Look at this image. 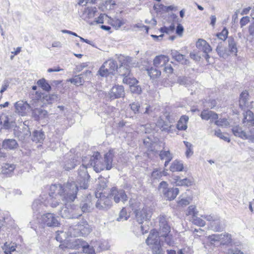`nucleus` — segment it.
Listing matches in <instances>:
<instances>
[{
    "label": "nucleus",
    "instance_id": "1",
    "mask_svg": "<svg viewBox=\"0 0 254 254\" xmlns=\"http://www.w3.org/2000/svg\"><path fill=\"white\" fill-rule=\"evenodd\" d=\"M64 187L61 185H52L49 190V197L47 198L48 204L52 207H55L59 205L57 197L63 195Z\"/></svg>",
    "mask_w": 254,
    "mask_h": 254
},
{
    "label": "nucleus",
    "instance_id": "2",
    "mask_svg": "<svg viewBox=\"0 0 254 254\" xmlns=\"http://www.w3.org/2000/svg\"><path fill=\"white\" fill-rule=\"evenodd\" d=\"M168 184L165 181H162L158 186V189L162 190L164 196L167 200L171 201L176 198L179 193V190L177 188H169Z\"/></svg>",
    "mask_w": 254,
    "mask_h": 254
},
{
    "label": "nucleus",
    "instance_id": "3",
    "mask_svg": "<svg viewBox=\"0 0 254 254\" xmlns=\"http://www.w3.org/2000/svg\"><path fill=\"white\" fill-rule=\"evenodd\" d=\"M78 187L74 181L68 182L64 187L63 196L67 199L73 201L76 198Z\"/></svg>",
    "mask_w": 254,
    "mask_h": 254
},
{
    "label": "nucleus",
    "instance_id": "4",
    "mask_svg": "<svg viewBox=\"0 0 254 254\" xmlns=\"http://www.w3.org/2000/svg\"><path fill=\"white\" fill-rule=\"evenodd\" d=\"M232 132L235 136L239 137L242 139H249L252 141H254V129H249L246 132L243 130L239 126H235L232 128Z\"/></svg>",
    "mask_w": 254,
    "mask_h": 254
},
{
    "label": "nucleus",
    "instance_id": "5",
    "mask_svg": "<svg viewBox=\"0 0 254 254\" xmlns=\"http://www.w3.org/2000/svg\"><path fill=\"white\" fill-rule=\"evenodd\" d=\"M110 194L116 203H119L120 201H126L127 199L125 191L123 190H119L117 187H113L111 189Z\"/></svg>",
    "mask_w": 254,
    "mask_h": 254
},
{
    "label": "nucleus",
    "instance_id": "6",
    "mask_svg": "<svg viewBox=\"0 0 254 254\" xmlns=\"http://www.w3.org/2000/svg\"><path fill=\"white\" fill-rule=\"evenodd\" d=\"M42 222L48 227H58L60 223L53 213H47L42 217Z\"/></svg>",
    "mask_w": 254,
    "mask_h": 254
},
{
    "label": "nucleus",
    "instance_id": "7",
    "mask_svg": "<svg viewBox=\"0 0 254 254\" xmlns=\"http://www.w3.org/2000/svg\"><path fill=\"white\" fill-rule=\"evenodd\" d=\"M91 164H93L94 170L99 173L105 170V165L99 152H96L93 155Z\"/></svg>",
    "mask_w": 254,
    "mask_h": 254
},
{
    "label": "nucleus",
    "instance_id": "8",
    "mask_svg": "<svg viewBox=\"0 0 254 254\" xmlns=\"http://www.w3.org/2000/svg\"><path fill=\"white\" fill-rule=\"evenodd\" d=\"M125 90L123 86L116 85L114 86L108 94V98L111 100L119 98L124 97Z\"/></svg>",
    "mask_w": 254,
    "mask_h": 254
},
{
    "label": "nucleus",
    "instance_id": "9",
    "mask_svg": "<svg viewBox=\"0 0 254 254\" xmlns=\"http://www.w3.org/2000/svg\"><path fill=\"white\" fill-rule=\"evenodd\" d=\"M158 231L155 229L151 230L149 235L146 240L147 245L159 246L160 245Z\"/></svg>",
    "mask_w": 254,
    "mask_h": 254
},
{
    "label": "nucleus",
    "instance_id": "10",
    "mask_svg": "<svg viewBox=\"0 0 254 254\" xmlns=\"http://www.w3.org/2000/svg\"><path fill=\"white\" fill-rule=\"evenodd\" d=\"M131 62V58L129 57L121 56L119 58L120 64L119 71L120 73L127 71V69L130 70Z\"/></svg>",
    "mask_w": 254,
    "mask_h": 254
},
{
    "label": "nucleus",
    "instance_id": "11",
    "mask_svg": "<svg viewBox=\"0 0 254 254\" xmlns=\"http://www.w3.org/2000/svg\"><path fill=\"white\" fill-rule=\"evenodd\" d=\"M197 47L205 54V58L206 60H208L210 58L208 53L211 52L212 49L210 45L204 40L199 39L196 43Z\"/></svg>",
    "mask_w": 254,
    "mask_h": 254
},
{
    "label": "nucleus",
    "instance_id": "12",
    "mask_svg": "<svg viewBox=\"0 0 254 254\" xmlns=\"http://www.w3.org/2000/svg\"><path fill=\"white\" fill-rule=\"evenodd\" d=\"M174 184L177 186L190 187L193 183L192 178L181 179L179 175H175L173 177Z\"/></svg>",
    "mask_w": 254,
    "mask_h": 254
},
{
    "label": "nucleus",
    "instance_id": "13",
    "mask_svg": "<svg viewBox=\"0 0 254 254\" xmlns=\"http://www.w3.org/2000/svg\"><path fill=\"white\" fill-rule=\"evenodd\" d=\"M169 57L164 55L156 56L153 60V64L156 67H164L169 63Z\"/></svg>",
    "mask_w": 254,
    "mask_h": 254
},
{
    "label": "nucleus",
    "instance_id": "14",
    "mask_svg": "<svg viewBox=\"0 0 254 254\" xmlns=\"http://www.w3.org/2000/svg\"><path fill=\"white\" fill-rule=\"evenodd\" d=\"M200 117L202 120L206 121L210 120L213 121H214V120L218 119V115L215 112L206 109L201 111Z\"/></svg>",
    "mask_w": 254,
    "mask_h": 254
},
{
    "label": "nucleus",
    "instance_id": "15",
    "mask_svg": "<svg viewBox=\"0 0 254 254\" xmlns=\"http://www.w3.org/2000/svg\"><path fill=\"white\" fill-rule=\"evenodd\" d=\"M130 73L131 70L128 69H127V71L120 73L121 75L124 77L123 80V83L128 85L129 86L132 84H138V80L136 78L132 77Z\"/></svg>",
    "mask_w": 254,
    "mask_h": 254
},
{
    "label": "nucleus",
    "instance_id": "16",
    "mask_svg": "<svg viewBox=\"0 0 254 254\" xmlns=\"http://www.w3.org/2000/svg\"><path fill=\"white\" fill-rule=\"evenodd\" d=\"M249 93L247 90L242 92L240 95L239 100V106L242 109L244 110L248 107Z\"/></svg>",
    "mask_w": 254,
    "mask_h": 254
},
{
    "label": "nucleus",
    "instance_id": "17",
    "mask_svg": "<svg viewBox=\"0 0 254 254\" xmlns=\"http://www.w3.org/2000/svg\"><path fill=\"white\" fill-rule=\"evenodd\" d=\"M114 155L112 150H110L104 155V163L105 165V169L110 170L113 167L112 164Z\"/></svg>",
    "mask_w": 254,
    "mask_h": 254
},
{
    "label": "nucleus",
    "instance_id": "18",
    "mask_svg": "<svg viewBox=\"0 0 254 254\" xmlns=\"http://www.w3.org/2000/svg\"><path fill=\"white\" fill-rule=\"evenodd\" d=\"M243 123L249 126L254 125V114L252 111L247 110L243 113Z\"/></svg>",
    "mask_w": 254,
    "mask_h": 254
},
{
    "label": "nucleus",
    "instance_id": "19",
    "mask_svg": "<svg viewBox=\"0 0 254 254\" xmlns=\"http://www.w3.org/2000/svg\"><path fill=\"white\" fill-rule=\"evenodd\" d=\"M189 117L186 115L182 116L176 125V128L179 130H186L188 128Z\"/></svg>",
    "mask_w": 254,
    "mask_h": 254
},
{
    "label": "nucleus",
    "instance_id": "20",
    "mask_svg": "<svg viewBox=\"0 0 254 254\" xmlns=\"http://www.w3.org/2000/svg\"><path fill=\"white\" fill-rule=\"evenodd\" d=\"M171 56L173 60L182 64H187L189 63L188 60L185 58V56L180 54L178 51H172Z\"/></svg>",
    "mask_w": 254,
    "mask_h": 254
},
{
    "label": "nucleus",
    "instance_id": "21",
    "mask_svg": "<svg viewBox=\"0 0 254 254\" xmlns=\"http://www.w3.org/2000/svg\"><path fill=\"white\" fill-rule=\"evenodd\" d=\"M29 106L26 102L23 101L17 102L15 104V108L16 112L21 116H24L26 113V109Z\"/></svg>",
    "mask_w": 254,
    "mask_h": 254
},
{
    "label": "nucleus",
    "instance_id": "22",
    "mask_svg": "<svg viewBox=\"0 0 254 254\" xmlns=\"http://www.w3.org/2000/svg\"><path fill=\"white\" fill-rule=\"evenodd\" d=\"M18 145L17 141L13 139H5L2 142V147L5 149H14Z\"/></svg>",
    "mask_w": 254,
    "mask_h": 254
},
{
    "label": "nucleus",
    "instance_id": "23",
    "mask_svg": "<svg viewBox=\"0 0 254 254\" xmlns=\"http://www.w3.org/2000/svg\"><path fill=\"white\" fill-rule=\"evenodd\" d=\"M158 67L155 66H151L146 69L147 73L150 76V78L155 79L159 78L161 75V71L159 70Z\"/></svg>",
    "mask_w": 254,
    "mask_h": 254
},
{
    "label": "nucleus",
    "instance_id": "24",
    "mask_svg": "<svg viewBox=\"0 0 254 254\" xmlns=\"http://www.w3.org/2000/svg\"><path fill=\"white\" fill-rule=\"evenodd\" d=\"M125 20L123 18H118L117 17H110L109 23L115 29H119L122 26L125 24Z\"/></svg>",
    "mask_w": 254,
    "mask_h": 254
},
{
    "label": "nucleus",
    "instance_id": "25",
    "mask_svg": "<svg viewBox=\"0 0 254 254\" xmlns=\"http://www.w3.org/2000/svg\"><path fill=\"white\" fill-rule=\"evenodd\" d=\"M184 166L183 164L180 161L175 160L173 161L170 167L171 171L174 172H181L184 170Z\"/></svg>",
    "mask_w": 254,
    "mask_h": 254
},
{
    "label": "nucleus",
    "instance_id": "26",
    "mask_svg": "<svg viewBox=\"0 0 254 254\" xmlns=\"http://www.w3.org/2000/svg\"><path fill=\"white\" fill-rule=\"evenodd\" d=\"M160 222L162 223L161 227V231L163 233L162 236L164 238H166L169 236L171 232V227L168 224V223L164 219L161 220Z\"/></svg>",
    "mask_w": 254,
    "mask_h": 254
},
{
    "label": "nucleus",
    "instance_id": "27",
    "mask_svg": "<svg viewBox=\"0 0 254 254\" xmlns=\"http://www.w3.org/2000/svg\"><path fill=\"white\" fill-rule=\"evenodd\" d=\"M15 168V165L11 164L5 163L1 167V172L3 175H11Z\"/></svg>",
    "mask_w": 254,
    "mask_h": 254
},
{
    "label": "nucleus",
    "instance_id": "28",
    "mask_svg": "<svg viewBox=\"0 0 254 254\" xmlns=\"http://www.w3.org/2000/svg\"><path fill=\"white\" fill-rule=\"evenodd\" d=\"M158 126L162 131L167 132L171 131L172 126L169 120L168 121H164L162 119L158 121Z\"/></svg>",
    "mask_w": 254,
    "mask_h": 254
},
{
    "label": "nucleus",
    "instance_id": "29",
    "mask_svg": "<svg viewBox=\"0 0 254 254\" xmlns=\"http://www.w3.org/2000/svg\"><path fill=\"white\" fill-rule=\"evenodd\" d=\"M154 9L157 13H164L172 11L174 9V7L172 5L165 6L162 4H159L154 6Z\"/></svg>",
    "mask_w": 254,
    "mask_h": 254
},
{
    "label": "nucleus",
    "instance_id": "30",
    "mask_svg": "<svg viewBox=\"0 0 254 254\" xmlns=\"http://www.w3.org/2000/svg\"><path fill=\"white\" fill-rule=\"evenodd\" d=\"M97 12V10L96 7H87L85 8L83 14L85 15L86 18L89 19L93 18Z\"/></svg>",
    "mask_w": 254,
    "mask_h": 254
},
{
    "label": "nucleus",
    "instance_id": "31",
    "mask_svg": "<svg viewBox=\"0 0 254 254\" xmlns=\"http://www.w3.org/2000/svg\"><path fill=\"white\" fill-rule=\"evenodd\" d=\"M161 160L165 159L164 166L166 167L172 159V157L169 151L161 150L159 154Z\"/></svg>",
    "mask_w": 254,
    "mask_h": 254
},
{
    "label": "nucleus",
    "instance_id": "32",
    "mask_svg": "<svg viewBox=\"0 0 254 254\" xmlns=\"http://www.w3.org/2000/svg\"><path fill=\"white\" fill-rule=\"evenodd\" d=\"M16 246V244L14 243H5L3 248L5 254H11L12 252L15 251Z\"/></svg>",
    "mask_w": 254,
    "mask_h": 254
},
{
    "label": "nucleus",
    "instance_id": "33",
    "mask_svg": "<svg viewBox=\"0 0 254 254\" xmlns=\"http://www.w3.org/2000/svg\"><path fill=\"white\" fill-rule=\"evenodd\" d=\"M38 85L41 87L43 90L49 92L51 89L50 85L47 82L45 78H42L38 80Z\"/></svg>",
    "mask_w": 254,
    "mask_h": 254
},
{
    "label": "nucleus",
    "instance_id": "34",
    "mask_svg": "<svg viewBox=\"0 0 254 254\" xmlns=\"http://www.w3.org/2000/svg\"><path fill=\"white\" fill-rule=\"evenodd\" d=\"M44 139V134L42 131L35 130L33 132V140L36 142H41Z\"/></svg>",
    "mask_w": 254,
    "mask_h": 254
},
{
    "label": "nucleus",
    "instance_id": "35",
    "mask_svg": "<svg viewBox=\"0 0 254 254\" xmlns=\"http://www.w3.org/2000/svg\"><path fill=\"white\" fill-rule=\"evenodd\" d=\"M107 62H105L99 68L98 73L102 77H107L111 74L107 69Z\"/></svg>",
    "mask_w": 254,
    "mask_h": 254
},
{
    "label": "nucleus",
    "instance_id": "36",
    "mask_svg": "<svg viewBox=\"0 0 254 254\" xmlns=\"http://www.w3.org/2000/svg\"><path fill=\"white\" fill-rule=\"evenodd\" d=\"M107 62V69L111 74H114L115 71L117 70L118 66L117 64L113 61L106 62Z\"/></svg>",
    "mask_w": 254,
    "mask_h": 254
},
{
    "label": "nucleus",
    "instance_id": "37",
    "mask_svg": "<svg viewBox=\"0 0 254 254\" xmlns=\"http://www.w3.org/2000/svg\"><path fill=\"white\" fill-rule=\"evenodd\" d=\"M163 175V172L160 170L156 169H154L152 172L151 176L152 181H155V180L160 179Z\"/></svg>",
    "mask_w": 254,
    "mask_h": 254
},
{
    "label": "nucleus",
    "instance_id": "38",
    "mask_svg": "<svg viewBox=\"0 0 254 254\" xmlns=\"http://www.w3.org/2000/svg\"><path fill=\"white\" fill-rule=\"evenodd\" d=\"M130 108L134 114H136L139 112L140 109V104L138 102H134L129 104Z\"/></svg>",
    "mask_w": 254,
    "mask_h": 254
},
{
    "label": "nucleus",
    "instance_id": "39",
    "mask_svg": "<svg viewBox=\"0 0 254 254\" xmlns=\"http://www.w3.org/2000/svg\"><path fill=\"white\" fill-rule=\"evenodd\" d=\"M228 31L226 27H224L221 32L218 33L216 36L220 40L225 41L228 37Z\"/></svg>",
    "mask_w": 254,
    "mask_h": 254
},
{
    "label": "nucleus",
    "instance_id": "40",
    "mask_svg": "<svg viewBox=\"0 0 254 254\" xmlns=\"http://www.w3.org/2000/svg\"><path fill=\"white\" fill-rule=\"evenodd\" d=\"M174 69L170 64H167L163 68V72L167 74L168 76L174 73Z\"/></svg>",
    "mask_w": 254,
    "mask_h": 254
},
{
    "label": "nucleus",
    "instance_id": "41",
    "mask_svg": "<svg viewBox=\"0 0 254 254\" xmlns=\"http://www.w3.org/2000/svg\"><path fill=\"white\" fill-rule=\"evenodd\" d=\"M217 54L220 57H224L226 54V49L222 43L218 45L216 49Z\"/></svg>",
    "mask_w": 254,
    "mask_h": 254
},
{
    "label": "nucleus",
    "instance_id": "42",
    "mask_svg": "<svg viewBox=\"0 0 254 254\" xmlns=\"http://www.w3.org/2000/svg\"><path fill=\"white\" fill-rule=\"evenodd\" d=\"M192 222L195 225L199 227H203L205 225V222L199 217L196 216L192 218Z\"/></svg>",
    "mask_w": 254,
    "mask_h": 254
},
{
    "label": "nucleus",
    "instance_id": "43",
    "mask_svg": "<svg viewBox=\"0 0 254 254\" xmlns=\"http://www.w3.org/2000/svg\"><path fill=\"white\" fill-rule=\"evenodd\" d=\"M175 30V25L172 24L169 27L164 26L159 29V31L162 33L169 34Z\"/></svg>",
    "mask_w": 254,
    "mask_h": 254
},
{
    "label": "nucleus",
    "instance_id": "44",
    "mask_svg": "<svg viewBox=\"0 0 254 254\" xmlns=\"http://www.w3.org/2000/svg\"><path fill=\"white\" fill-rule=\"evenodd\" d=\"M82 250L85 254H95L94 248L87 244L82 246Z\"/></svg>",
    "mask_w": 254,
    "mask_h": 254
},
{
    "label": "nucleus",
    "instance_id": "45",
    "mask_svg": "<svg viewBox=\"0 0 254 254\" xmlns=\"http://www.w3.org/2000/svg\"><path fill=\"white\" fill-rule=\"evenodd\" d=\"M214 123L218 126H228L229 125L227 119L226 118H221L214 120Z\"/></svg>",
    "mask_w": 254,
    "mask_h": 254
},
{
    "label": "nucleus",
    "instance_id": "46",
    "mask_svg": "<svg viewBox=\"0 0 254 254\" xmlns=\"http://www.w3.org/2000/svg\"><path fill=\"white\" fill-rule=\"evenodd\" d=\"M129 89L131 93L139 94L141 92V88L137 84H132L129 86Z\"/></svg>",
    "mask_w": 254,
    "mask_h": 254
},
{
    "label": "nucleus",
    "instance_id": "47",
    "mask_svg": "<svg viewBox=\"0 0 254 254\" xmlns=\"http://www.w3.org/2000/svg\"><path fill=\"white\" fill-rule=\"evenodd\" d=\"M215 135L220 138L224 140L225 141L229 142L230 141V139L228 136H225L224 133L221 132L220 129H218L215 130Z\"/></svg>",
    "mask_w": 254,
    "mask_h": 254
},
{
    "label": "nucleus",
    "instance_id": "48",
    "mask_svg": "<svg viewBox=\"0 0 254 254\" xmlns=\"http://www.w3.org/2000/svg\"><path fill=\"white\" fill-rule=\"evenodd\" d=\"M197 213L198 212L196 210L195 206L190 205L188 207V212L186 214L187 215H191L193 218L197 215Z\"/></svg>",
    "mask_w": 254,
    "mask_h": 254
},
{
    "label": "nucleus",
    "instance_id": "49",
    "mask_svg": "<svg viewBox=\"0 0 254 254\" xmlns=\"http://www.w3.org/2000/svg\"><path fill=\"white\" fill-rule=\"evenodd\" d=\"M250 21V17L248 16L242 17L240 20V25L241 28L243 27L249 23Z\"/></svg>",
    "mask_w": 254,
    "mask_h": 254
},
{
    "label": "nucleus",
    "instance_id": "50",
    "mask_svg": "<svg viewBox=\"0 0 254 254\" xmlns=\"http://www.w3.org/2000/svg\"><path fill=\"white\" fill-rule=\"evenodd\" d=\"M229 48L230 52L234 53H235V55H236L237 49L236 45L233 40L229 43Z\"/></svg>",
    "mask_w": 254,
    "mask_h": 254
},
{
    "label": "nucleus",
    "instance_id": "51",
    "mask_svg": "<svg viewBox=\"0 0 254 254\" xmlns=\"http://www.w3.org/2000/svg\"><path fill=\"white\" fill-rule=\"evenodd\" d=\"M80 189H86L88 188V185L87 180L85 178H83L78 182Z\"/></svg>",
    "mask_w": 254,
    "mask_h": 254
},
{
    "label": "nucleus",
    "instance_id": "52",
    "mask_svg": "<svg viewBox=\"0 0 254 254\" xmlns=\"http://www.w3.org/2000/svg\"><path fill=\"white\" fill-rule=\"evenodd\" d=\"M105 16H107V15L105 14L101 13L99 16L96 18L95 22L97 24H103L104 23Z\"/></svg>",
    "mask_w": 254,
    "mask_h": 254
},
{
    "label": "nucleus",
    "instance_id": "53",
    "mask_svg": "<svg viewBox=\"0 0 254 254\" xmlns=\"http://www.w3.org/2000/svg\"><path fill=\"white\" fill-rule=\"evenodd\" d=\"M184 29L183 26L181 24H178L176 30V33L177 35L180 36H182L183 33L184 32Z\"/></svg>",
    "mask_w": 254,
    "mask_h": 254
},
{
    "label": "nucleus",
    "instance_id": "54",
    "mask_svg": "<svg viewBox=\"0 0 254 254\" xmlns=\"http://www.w3.org/2000/svg\"><path fill=\"white\" fill-rule=\"evenodd\" d=\"M152 249V254H162L161 245L159 246H154Z\"/></svg>",
    "mask_w": 254,
    "mask_h": 254
},
{
    "label": "nucleus",
    "instance_id": "55",
    "mask_svg": "<svg viewBox=\"0 0 254 254\" xmlns=\"http://www.w3.org/2000/svg\"><path fill=\"white\" fill-rule=\"evenodd\" d=\"M248 30L250 36H254V21L249 25Z\"/></svg>",
    "mask_w": 254,
    "mask_h": 254
},
{
    "label": "nucleus",
    "instance_id": "56",
    "mask_svg": "<svg viewBox=\"0 0 254 254\" xmlns=\"http://www.w3.org/2000/svg\"><path fill=\"white\" fill-rule=\"evenodd\" d=\"M208 239L211 242V243L215 242L216 241H218L220 239V237L219 235H212L208 237Z\"/></svg>",
    "mask_w": 254,
    "mask_h": 254
},
{
    "label": "nucleus",
    "instance_id": "57",
    "mask_svg": "<svg viewBox=\"0 0 254 254\" xmlns=\"http://www.w3.org/2000/svg\"><path fill=\"white\" fill-rule=\"evenodd\" d=\"M190 56L191 59L196 61H199L200 59V56L196 53H191Z\"/></svg>",
    "mask_w": 254,
    "mask_h": 254
},
{
    "label": "nucleus",
    "instance_id": "58",
    "mask_svg": "<svg viewBox=\"0 0 254 254\" xmlns=\"http://www.w3.org/2000/svg\"><path fill=\"white\" fill-rule=\"evenodd\" d=\"M120 217L122 218H124L125 219H127L128 216L125 208H123L120 211Z\"/></svg>",
    "mask_w": 254,
    "mask_h": 254
},
{
    "label": "nucleus",
    "instance_id": "59",
    "mask_svg": "<svg viewBox=\"0 0 254 254\" xmlns=\"http://www.w3.org/2000/svg\"><path fill=\"white\" fill-rule=\"evenodd\" d=\"M190 202L187 199H182L178 201V204L181 206H186L189 205Z\"/></svg>",
    "mask_w": 254,
    "mask_h": 254
},
{
    "label": "nucleus",
    "instance_id": "60",
    "mask_svg": "<svg viewBox=\"0 0 254 254\" xmlns=\"http://www.w3.org/2000/svg\"><path fill=\"white\" fill-rule=\"evenodd\" d=\"M252 9L251 6L244 8L241 12L242 15L248 14Z\"/></svg>",
    "mask_w": 254,
    "mask_h": 254
},
{
    "label": "nucleus",
    "instance_id": "61",
    "mask_svg": "<svg viewBox=\"0 0 254 254\" xmlns=\"http://www.w3.org/2000/svg\"><path fill=\"white\" fill-rule=\"evenodd\" d=\"M89 208H90V206L88 205V204L87 203H84L82 207H81V209H82V211L83 212H88L89 211Z\"/></svg>",
    "mask_w": 254,
    "mask_h": 254
},
{
    "label": "nucleus",
    "instance_id": "62",
    "mask_svg": "<svg viewBox=\"0 0 254 254\" xmlns=\"http://www.w3.org/2000/svg\"><path fill=\"white\" fill-rule=\"evenodd\" d=\"M35 113L37 112L40 115L42 114H43V115L44 116L47 115V112L41 109H36L35 110Z\"/></svg>",
    "mask_w": 254,
    "mask_h": 254
},
{
    "label": "nucleus",
    "instance_id": "63",
    "mask_svg": "<svg viewBox=\"0 0 254 254\" xmlns=\"http://www.w3.org/2000/svg\"><path fill=\"white\" fill-rule=\"evenodd\" d=\"M209 103H210L211 104V106H210L211 109H213V108H214L216 106V104H217L216 101L215 99L209 100Z\"/></svg>",
    "mask_w": 254,
    "mask_h": 254
},
{
    "label": "nucleus",
    "instance_id": "64",
    "mask_svg": "<svg viewBox=\"0 0 254 254\" xmlns=\"http://www.w3.org/2000/svg\"><path fill=\"white\" fill-rule=\"evenodd\" d=\"M21 48L20 47H17L15 51L14 52H12L11 53L13 54V55L11 56V58L15 56L21 52Z\"/></svg>",
    "mask_w": 254,
    "mask_h": 254
}]
</instances>
